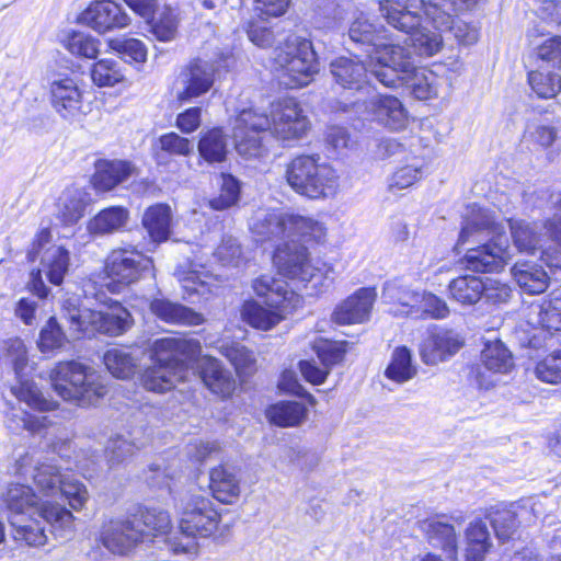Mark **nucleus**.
Listing matches in <instances>:
<instances>
[{"instance_id": "obj_1", "label": "nucleus", "mask_w": 561, "mask_h": 561, "mask_svg": "<svg viewBox=\"0 0 561 561\" xmlns=\"http://www.w3.org/2000/svg\"><path fill=\"white\" fill-rule=\"evenodd\" d=\"M310 127L308 117L294 99L272 103L270 115L248 108L236 118L233 137L238 153L244 158H257L265 152L264 137L271 131L283 140L299 139Z\"/></svg>"}, {"instance_id": "obj_2", "label": "nucleus", "mask_w": 561, "mask_h": 561, "mask_svg": "<svg viewBox=\"0 0 561 561\" xmlns=\"http://www.w3.org/2000/svg\"><path fill=\"white\" fill-rule=\"evenodd\" d=\"M476 242L483 243L467 250L465 259L469 270L491 273L503 268L510 257L504 227L495 221L490 210L472 205L463 217L455 249L459 252L461 247Z\"/></svg>"}, {"instance_id": "obj_3", "label": "nucleus", "mask_w": 561, "mask_h": 561, "mask_svg": "<svg viewBox=\"0 0 561 561\" xmlns=\"http://www.w3.org/2000/svg\"><path fill=\"white\" fill-rule=\"evenodd\" d=\"M410 1L381 0L379 11L389 25L403 33H411V43L420 56H433L440 49L443 32H453L455 37L465 45H471L478 41L477 28L467 23H455V15H453L450 27L446 30L434 27L435 32L427 30L421 23V18L411 11Z\"/></svg>"}, {"instance_id": "obj_4", "label": "nucleus", "mask_w": 561, "mask_h": 561, "mask_svg": "<svg viewBox=\"0 0 561 561\" xmlns=\"http://www.w3.org/2000/svg\"><path fill=\"white\" fill-rule=\"evenodd\" d=\"M11 472L23 479L31 478L35 491L44 500L66 499L76 511L81 510L89 499L83 483L68 480L61 468L43 455L30 451L19 455L11 467Z\"/></svg>"}, {"instance_id": "obj_5", "label": "nucleus", "mask_w": 561, "mask_h": 561, "mask_svg": "<svg viewBox=\"0 0 561 561\" xmlns=\"http://www.w3.org/2000/svg\"><path fill=\"white\" fill-rule=\"evenodd\" d=\"M180 534L168 539L174 554H196V538H209L220 529L221 515L214 503L203 495L192 494L181 501L179 506Z\"/></svg>"}, {"instance_id": "obj_6", "label": "nucleus", "mask_w": 561, "mask_h": 561, "mask_svg": "<svg viewBox=\"0 0 561 561\" xmlns=\"http://www.w3.org/2000/svg\"><path fill=\"white\" fill-rule=\"evenodd\" d=\"M49 380L59 397L79 407L92 405L106 393L101 375L77 360L56 364L49 373Z\"/></svg>"}, {"instance_id": "obj_7", "label": "nucleus", "mask_w": 561, "mask_h": 561, "mask_svg": "<svg viewBox=\"0 0 561 561\" xmlns=\"http://www.w3.org/2000/svg\"><path fill=\"white\" fill-rule=\"evenodd\" d=\"M285 179L290 188L309 199L332 197L339 190V174L319 156L301 154L295 157L285 169Z\"/></svg>"}, {"instance_id": "obj_8", "label": "nucleus", "mask_w": 561, "mask_h": 561, "mask_svg": "<svg viewBox=\"0 0 561 561\" xmlns=\"http://www.w3.org/2000/svg\"><path fill=\"white\" fill-rule=\"evenodd\" d=\"M62 318L73 333L121 335L133 324L131 314L121 304L115 302L107 311L80 308L77 299L69 298L62 304Z\"/></svg>"}, {"instance_id": "obj_9", "label": "nucleus", "mask_w": 561, "mask_h": 561, "mask_svg": "<svg viewBox=\"0 0 561 561\" xmlns=\"http://www.w3.org/2000/svg\"><path fill=\"white\" fill-rule=\"evenodd\" d=\"M274 64L280 83L289 89L307 85L318 72L312 43L297 35H289L276 49Z\"/></svg>"}, {"instance_id": "obj_10", "label": "nucleus", "mask_w": 561, "mask_h": 561, "mask_svg": "<svg viewBox=\"0 0 561 561\" xmlns=\"http://www.w3.org/2000/svg\"><path fill=\"white\" fill-rule=\"evenodd\" d=\"M51 232L48 228L41 229L27 252V259L33 262L41 257V268L31 273V290L38 298H46L49 289L42 279L44 273L54 285H60L69 271V251L61 245L50 244Z\"/></svg>"}, {"instance_id": "obj_11", "label": "nucleus", "mask_w": 561, "mask_h": 561, "mask_svg": "<svg viewBox=\"0 0 561 561\" xmlns=\"http://www.w3.org/2000/svg\"><path fill=\"white\" fill-rule=\"evenodd\" d=\"M273 261L280 274L306 286L310 284L316 290L332 282V268L321 261L310 260L307 248L298 241L278 244Z\"/></svg>"}, {"instance_id": "obj_12", "label": "nucleus", "mask_w": 561, "mask_h": 561, "mask_svg": "<svg viewBox=\"0 0 561 561\" xmlns=\"http://www.w3.org/2000/svg\"><path fill=\"white\" fill-rule=\"evenodd\" d=\"M0 358L13 367L18 383L12 386L11 392L16 399L41 412L53 411L57 408V402L44 397L38 387L27 379V352L21 339L3 341L0 344Z\"/></svg>"}, {"instance_id": "obj_13", "label": "nucleus", "mask_w": 561, "mask_h": 561, "mask_svg": "<svg viewBox=\"0 0 561 561\" xmlns=\"http://www.w3.org/2000/svg\"><path fill=\"white\" fill-rule=\"evenodd\" d=\"M411 35V33H408ZM410 45L411 36H409ZM409 44H393L391 39L377 44L374 53L369 54V72L381 84L389 88L400 85L407 73L413 70L414 58Z\"/></svg>"}, {"instance_id": "obj_14", "label": "nucleus", "mask_w": 561, "mask_h": 561, "mask_svg": "<svg viewBox=\"0 0 561 561\" xmlns=\"http://www.w3.org/2000/svg\"><path fill=\"white\" fill-rule=\"evenodd\" d=\"M2 501L8 511V520L24 516H59V520H69L68 510L58 501L44 500L28 484L11 482Z\"/></svg>"}, {"instance_id": "obj_15", "label": "nucleus", "mask_w": 561, "mask_h": 561, "mask_svg": "<svg viewBox=\"0 0 561 561\" xmlns=\"http://www.w3.org/2000/svg\"><path fill=\"white\" fill-rule=\"evenodd\" d=\"M69 520H59V516H24L8 520L12 528L13 540L27 547H43L47 543V527L67 530L73 524V515L68 510Z\"/></svg>"}, {"instance_id": "obj_16", "label": "nucleus", "mask_w": 561, "mask_h": 561, "mask_svg": "<svg viewBox=\"0 0 561 561\" xmlns=\"http://www.w3.org/2000/svg\"><path fill=\"white\" fill-rule=\"evenodd\" d=\"M152 261L135 249L113 250L106 260L105 271L115 283L129 285L150 274Z\"/></svg>"}, {"instance_id": "obj_17", "label": "nucleus", "mask_w": 561, "mask_h": 561, "mask_svg": "<svg viewBox=\"0 0 561 561\" xmlns=\"http://www.w3.org/2000/svg\"><path fill=\"white\" fill-rule=\"evenodd\" d=\"M367 100L358 96L352 104L359 106L363 102L365 112L373 121L390 130H402L408 124V114L401 101L391 95L369 94Z\"/></svg>"}, {"instance_id": "obj_18", "label": "nucleus", "mask_w": 561, "mask_h": 561, "mask_svg": "<svg viewBox=\"0 0 561 561\" xmlns=\"http://www.w3.org/2000/svg\"><path fill=\"white\" fill-rule=\"evenodd\" d=\"M129 15L112 0H98L81 12L79 22L99 34L125 28L130 24Z\"/></svg>"}, {"instance_id": "obj_19", "label": "nucleus", "mask_w": 561, "mask_h": 561, "mask_svg": "<svg viewBox=\"0 0 561 561\" xmlns=\"http://www.w3.org/2000/svg\"><path fill=\"white\" fill-rule=\"evenodd\" d=\"M174 274L184 290V298L191 302L207 300L219 287L218 278L194 262L179 266Z\"/></svg>"}, {"instance_id": "obj_20", "label": "nucleus", "mask_w": 561, "mask_h": 561, "mask_svg": "<svg viewBox=\"0 0 561 561\" xmlns=\"http://www.w3.org/2000/svg\"><path fill=\"white\" fill-rule=\"evenodd\" d=\"M201 353V344L196 340L179 336L157 339L151 345L152 360L178 368L184 367L186 360Z\"/></svg>"}, {"instance_id": "obj_21", "label": "nucleus", "mask_w": 561, "mask_h": 561, "mask_svg": "<svg viewBox=\"0 0 561 561\" xmlns=\"http://www.w3.org/2000/svg\"><path fill=\"white\" fill-rule=\"evenodd\" d=\"M462 345L463 341L457 332L436 328L420 344V356L424 364L436 365L454 356Z\"/></svg>"}, {"instance_id": "obj_22", "label": "nucleus", "mask_w": 561, "mask_h": 561, "mask_svg": "<svg viewBox=\"0 0 561 561\" xmlns=\"http://www.w3.org/2000/svg\"><path fill=\"white\" fill-rule=\"evenodd\" d=\"M254 293L264 299L268 307L280 308L282 311H294L301 304V298L288 284L273 275H262L253 282Z\"/></svg>"}, {"instance_id": "obj_23", "label": "nucleus", "mask_w": 561, "mask_h": 561, "mask_svg": "<svg viewBox=\"0 0 561 561\" xmlns=\"http://www.w3.org/2000/svg\"><path fill=\"white\" fill-rule=\"evenodd\" d=\"M330 71L336 83L345 89L355 90L359 95H369L373 92L367 80L369 66L358 59L339 57L331 61Z\"/></svg>"}, {"instance_id": "obj_24", "label": "nucleus", "mask_w": 561, "mask_h": 561, "mask_svg": "<svg viewBox=\"0 0 561 561\" xmlns=\"http://www.w3.org/2000/svg\"><path fill=\"white\" fill-rule=\"evenodd\" d=\"M50 101L54 110L65 119H75L84 114L82 91L71 78L50 83Z\"/></svg>"}, {"instance_id": "obj_25", "label": "nucleus", "mask_w": 561, "mask_h": 561, "mask_svg": "<svg viewBox=\"0 0 561 561\" xmlns=\"http://www.w3.org/2000/svg\"><path fill=\"white\" fill-rule=\"evenodd\" d=\"M289 214L275 209H257L250 219V229L259 242L288 239Z\"/></svg>"}, {"instance_id": "obj_26", "label": "nucleus", "mask_w": 561, "mask_h": 561, "mask_svg": "<svg viewBox=\"0 0 561 561\" xmlns=\"http://www.w3.org/2000/svg\"><path fill=\"white\" fill-rule=\"evenodd\" d=\"M100 538L111 552L125 554L142 538V530L131 519H115L103 525Z\"/></svg>"}, {"instance_id": "obj_27", "label": "nucleus", "mask_w": 561, "mask_h": 561, "mask_svg": "<svg viewBox=\"0 0 561 561\" xmlns=\"http://www.w3.org/2000/svg\"><path fill=\"white\" fill-rule=\"evenodd\" d=\"M214 71L208 61H192L180 75L183 90L179 93V100L188 101L206 93L214 83Z\"/></svg>"}, {"instance_id": "obj_28", "label": "nucleus", "mask_w": 561, "mask_h": 561, "mask_svg": "<svg viewBox=\"0 0 561 561\" xmlns=\"http://www.w3.org/2000/svg\"><path fill=\"white\" fill-rule=\"evenodd\" d=\"M375 299L374 288H360L335 309L333 320L337 324L364 322L369 317Z\"/></svg>"}, {"instance_id": "obj_29", "label": "nucleus", "mask_w": 561, "mask_h": 561, "mask_svg": "<svg viewBox=\"0 0 561 561\" xmlns=\"http://www.w3.org/2000/svg\"><path fill=\"white\" fill-rule=\"evenodd\" d=\"M477 2L478 0H421L424 21L438 30L450 27L453 15L471 8Z\"/></svg>"}, {"instance_id": "obj_30", "label": "nucleus", "mask_w": 561, "mask_h": 561, "mask_svg": "<svg viewBox=\"0 0 561 561\" xmlns=\"http://www.w3.org/2000/svg\"><path fill=\"white\" fill-rule=\"evenodd\" d=\"M420 529L433 547L444 550L451 560L456 559L458 539L453 525L443 517H431L420 522Z\"/></svg>"}, {"instance_id": "obj_31", "label": "nucleus", "mask_w": 561, "mask_h": 561, "mask_svg": "<svg viewBox=\"0 0 561 561\" xmlns=\"http://www.w3.org/2000/svg\"><path fill=\"white\" fill-rule=\"evenodd\" d=\"M198 368L203 382L211 392L221 397H229L233 392L236 380L218 359L204 357Z\"/></svg>"}, {"instance_id": "obj_32", "label": "nucleus", "mask_w": 561, "mask_h": 561, "mask_svg": "<svg viewBox=\"0 0 561 561\" xmlns=\"http://www.w3.org/2000/svg\"><path fill=\"white\" fill-rule=\"evenodd\" d=\"M136 171V168L124 160H101L95 164L93 185L96 190L107 192L125 182Z\"/></svg>"}, {"instance_id": "obj_33", "label": "nucleus", "mask_w": 561, "mask_h": 561, "mask_svg": "<svg viewBox=\"0 0 561 561\" xmlns=\"http://www.w3.org/2000/svg\"><path fill=\"white\" fill-rule=\"evenodd\" d=\"M512 275L517 285L531 295L543 293L549 284V276L543 267L531 261L516 262L512 267Z\"/></svg>"}, {"instance_id": "obj_34", "label": "nucleus", "mask_w": 561, "mask_h": 561, "mask_svg": "<svg viewBox=\"0 0 561 561\" xmlns=\"http://www.w3.org/2000/svg\"><path fill=\"white\" fill-rule=\"evenodd\" d=\"M171 220V208L165 204H156L146 209L141 224L152 244H158L169 239Z\"/></svg>"}, {"instance_id": "obj_35", "label": "nucleus", "mask_w": 561, "mask_h": 561, "mask_svg": "<svg viewBox=\"0 0 561 561\" xmlns=\"http://www.w3.org/2000/svg\"><path fill=\"white\" fill-rule=\"evenodd\" d=\"M293 311H282L277 307H264L254 300L243 304L241 314L243 320L251 327L268 331L283 321Z\"/></svg>"}, {"instance_id": "obj_36", "label": "nucleus", "mask_w": 561, "mask_h": 561, "mask_svg": "<svg viewBox=\"0 0 561 561\" xmlns=\"http://www.w3.org/2000/svg\"><path fill=\"white\" fill-rule=\"evenodd\" d=\"M183 379V369L153 362L141 376L142 386L153 392H165L175 387Z\"/></svg>"}, {"instance_id": "obj_37", "label": "nucleus", "mask_w": 561, "mask_h": 561, "mask_svg": "<svg viewBox=\"0 0 561 561\" xmlns=\"http://www.w3.org/2000/svg\"><path fill=\"white\" fill-rule=\"evenodd\" d=\"M209 489L217 501L231 504L240 495V481L231 469L219 466L209 473Z\"/></svg>"}, {"instance_id": "obj_38", "label": "nucleus", "mask_w": 561, "mask_h": 561, "mask_svg": "<svg viewBox=\"0 0 561 561\" xmlns=\"http://www.w3.org/2000/svg\"><path fill=\"white\" fill-rule=\"evenodd\" d=\"M151 312L160 320L171 324H199L202 316L192 309L172 302L168 299H153L150 301Z\"/></svg>"}, {"instance_id": "obj_39", "label": "nucleus", "mask_w": 561, "mask_h": 561, "mask_svg": "<svg viewBox=\"0 0 561 561\" xmlns=\"http://www.w3.org/2000/svg\"><path fill=\"white\" fill-rule=\"evenodd\" d=\"M87 204L85 192L77 187H68L59 196L57 217L66 226L75 225L83 217Z\"/></svg>"}, {"instance_id": "obj_40", "label": "nucleus", "mask_w": 561, "mask_h": 561, "mask_svg": "<svg viewBox=\"0 0 561 561\" xmlns=\"http://www.w3.org/2000/svg\"><path fill=\"white\" fill-rule=\"evenodd\" d=\"M465 561H484L492 547L490 531L485 522L473 520L466 529Z\"/></svg>"}, {"instance_id": "obj_41", "label": "nucleus", "mask_w": 561, "mask_h": 561, "mask_svg": "<svg viewBox=\"0 0 561 561\" xmlns=\"http://www.w3.org/2000/svg\"><path fill=\"white\" fill-rule=\"evenodd\" d=\"M422 290H414L397 282H387L382 290V298L400 307L393 313L407 317H415Z\"/></svg>"}, {"instance_id": "obj_42", "label": "nucleus", "mask_w": 561, "mask_h": 561, "mask_svg": "<svg viewBox=\"0 0 561 561\" xmlns=\"http://www.w3.org/2000/svg\"><path fill=\"white\" fill-rule=\"evenodd\" d=\"M426 162L423 158L411 154L404 157V163L397 168L388 181L389 191L405 190L419 182L424 174Z\"/></svg>"}, {"instance_id": "obj_43", "label": "nucleus", "mask_w": 561, "mask_h": 561, "mask_svg": "<svg viewBox=\"0 0 561 561\" xmlns=\"http://www.w3.org/2000/svg\"><path fill=\"white\" fill-rule=\"evenodd\" d=\"M128 217L129 213L126 208L121 206L108 207L89 220L87 229L95 236L113 233L126 226Z\"/></svg>"}, {"instance_id": "obj_44", "label": "nucleus", "mask_w": 561, "mask_h": 561, "mask_svg": "<svg viewBox=\"0 0 561 561\" xmlns=\"http://www.w3.org/2000/svg\"><path fill=\"white\" fill-rule=\"evenodd\" d=\"M350 39L356 44L371 47L370 53L377 48V44L389 39V34L383 27H377L363 13L357 16L348 28Z\"/></svg>"}, {"instance_id": "obj_45", "label": "nucleus", "mask_w": 561, "mask_h": 561, "mask_svg": "<svg viewBox=\"0 0 561 561\" xmlns=\"http://www.w3.org/2000/svg\"><path fill=\"white\" fill-rule=\"evenodd\" d=\"M417 375V366L412 360V353L407 346L396 347L385 370V376L397 382L405 383Z\"/></svg>"}, {"instance_id": "obj_46", "label": "nucleus", "mask_w": 561, "mask_h": 561, "mask_svg": "<svg viewBox=\"0 0 561 561\" xmlns=\"http://www.w3.org/2000/svg\"><path fill=\"white\" fill-rule=\"evenodd\" d=\"M483 366L493 373L507 374L514 367L511 351L500 340L488 341L481 352Z\"/></svg>"}, {"instance_id": "obj_47", "label": "nucleus", "mask_w": 561, "mask_h": 561, "mask_svg": "<svg viewBox=\"0 0 561 561\" xmlns=\"http://www.w3.org/2000/svg\"><path fill=\"white\" fill-rule=\"evenodd\" d=\"M405 84L419 100H427L437 94L438 77L426 68H417L407 73L400 85Z\"/></svg>"}, {"instance_id": "obj_48", "label": "nucleus", "mask_w": 561, "mask_h": 561, "mask_svg": "<svg viewBox=\"0 0 561 561\" xmlns=\"http://www.w3.org/2000/svg\"><path fill=\"white\" fill-rule=\"evenodd\" d=\"M148 443V438L137 436V432L128 433V437L117 435L112 437L106 446V458L111 466L123 462L133 456L135 450L142 448Z\"/></svg>"}, {"instance_id": "obj_49", "label": "nucleus", "mask_w": 561, "mask_h": 561, "mask_svg": "<svg viewBox=\"0 0 561 561\" xmlns=\"http://www.w3.org/2000/svg\"><path fill=\"white\" fill-rule=\"evenodd\" d=\"M288 241H296V238L304 241L321 242L327 234V228L318 220L310 217L289 214Z\"/></svg>"}, {"instance_id": "obj_50", "label": "nucleus", "mask_w": 561, "mask_h": 561, "mask_svg": "<svg viewBox=\"0 0 561 561\" xmlns=\"http://www.w3.org/2000/svg\"><path fill=\"white\" fill-rule=\"evenodd\" d=\"M514 244L520 252L533 253L542 248L546 234L539 232L537 224H529L523 220L510 221Z\"/></svg>"}, {"instance_id": "obj_51", "label": "nucleus", "mask_w": 561, "mask_h": 561, "mask_svg": "<svg viewBox=\"0 0 561 561\" xmlns=\"http://www.w3.org/2000/svg\"><path fill=\"white\" fill-rule=\"evenodd\" d=\"M136 527L142 530V537L164 534L171 527V518L167 511L156 507L139 508L137 516L131 519Z\"/></svg>"}, {"instance_id": "obj_52", "label": "nucleus", "mask_w": 561, "mask_h": 561, "mask_svg": "<svg viewBox=\"0 0 561 561\" xmlns=\"http://www.w3.org/2000/svg\"><path fill=\"white\" fill-rule=\"evenodd\" d=\"M306 415L305 405L296 401L278 402L266 411L270 422L282 427L296 426L306 419Z\"/></svg>"}, {"instance_id": "obj_53", "label": "nucleus", "mask_w": 561, "mask_h": 561, "mask_svg": "<svg viewBox=\"0 0 561 561\" xmlns=\"http://www.w3.org/2000/svg\"><path fill=\"white\" fill-rule=\"evenodd\" d=\"M448 288L456 301L461 305H474L482 298L484 280L477 276H461L453 279Z\"/></svg>"}, {"instance_id": "obj_54", "label": "nucleus", "mask_w": 561, "mask_h": 561, "mask_svg": "<svg viewBox=\"0 0 561 561\" xmlns=\"http://www.w3.org/2000/svg\"><path fill=\"white\" fill-rule=\"evenodd\" d=\"M538 324L550 332H561V287L548 300L537 306Z\"/></svg>"}, {"instance_id": "obj_55", "label": "nucleus", "mask_w": 561, "mask_h": 561, "mask_svg": "<svg viewBox=\"0 0 561 561\" xmlns=\"http://www.w3.org/2000/svg\"><path fill=\"white\" fill-rule=\"evenodd\" d=\"M227 136L220 128L205 133L198 142L199 154L208 162H221L227 154Z\"/></svg>"}, {"instance_id": "obj_56", "label": "nucleus", "mask_w": 561, "mask_h": 561, "mask_svg": "<svg viewBox=\"0 0 561 561\" xmlns=\"http://www.w3.org/2000/svg\"><path fill=\"white\" fill-rule=\"evenodd\" d=\"M53 422L48 416L34 415L26 411H12L7 419L8 427L13 432L27 431L33 435L42 434Z\"/></svg>"}, {"instance_id": "obj_57", "label": "nucleus", "mask_w": 561, "mask_h": 561, "mask_svg": "<svg viewBox=\"0 0 561 561\" xmlns=\"http://www.w3.org/2000/svg\"><path fill=\"white\" fill-rule=\"evenodd\" d=\"M107 370L116 378L127 379L136 370L137 362L129 352L122 348H111L103 357Z\"/></svg>"}, {"instance_id": "obj_58", "label": "nucleus", "mask_w": 561, "mask_h": 561, "mask_svg": "<svg viewBox=\"0 0 561 561\" xmlns=\"http://www.w3.org/2000/svg\"><path fill=\"white\" fill-rule=\"evenodd\" d=\"M553 203L556 214L545 222L543 228L559 251L556 256H552L548 250H542L541 260L551 268H561V196H558Z\"/></svg>"}, {"instance_id": "obj_59", "label": "nucleus", "mask_w": 561, "mask_h": 561, "mask_svg": "<svg viewBox=\"0 0 561 561\" xmlns=\"http://www.w3.org/2000/svg\"><path fill=\"white\" fill-rule=\"evenodd\" d=\"M220 352L239 375L250 376L255 371L256 360L253 353L240 343L224 344Z\"/></svg>"}, {"instance_id": "obj_60", "label": "nucleus", "mask_w": 561, "mask_h": 561, "mask_svg": "<svg viewBox=\"0 0 561 561\" xmlns=\"http://www.w3.org/2000/svg\"><path fill=\"white\" fill-rule=\"evenodd\" d=\"M528 82L534 92L542 99H552L561 91V77L556 72L530 71Z\"/></svg>"}, {"instance_id": "obj_61", "label": "nucleus", "mask_w": 561, "mask_h": 561, "mask_svg": "<svg viewBox=\"0 0 561 561\" xmlns=\"http://www.w3.org/2000/svg\"><path fill=\"white\" fill-rule=\"evenodd\" d=\"M91 78L99 87H113L123 81L124 73L116 60L104 58L93 65Z\"/></svg>"}, {"instance_id": "obj_62", "label": "nucleus", "mask_w": 561, "mask_h": 561, "mask_svg": "<svg viewBox=\"0 0 561 561\" xmlns=\"http://www.w3.org/2000/svg\"><path fill=\"white\" fill-rule=\"evenodd\" d=\"M67 342L68 337L57 319L55 317L49 318L39 332L37 344L41 352L46 353L62 348Z\"/></svg>"}, {"instance_id": "obj_63", "label": "nucleus", "mask_w": 561, "mask_h": 561, "mask_svg": "<svg viewBox=\"0 0 561 561\" xmlns=\"http://www.w3.org/2000/svg\"><path fill=\"white\" fill-rule=\"evenodd\" d=\"M240 185L237 179L230 174L221 175L220 193L218 196L209 199L208 204L214 210H225L239 201Z\"/></svg>"}, {"instance_id": "obj_64", "label": "nucleus", "mask_w": 561, "mask_h": 561, "mask_svg": "<svg viewBox=\"0 0 561 561\" xmlns=\"http://www.w3.org/2000/svg\"><path fill=\"white\" fill-rule=\"evenodd\" d=\"M414 318L444 319L449 314V308L445 300L436 295L422 290Z\"/></svg>"}]
</instances>
